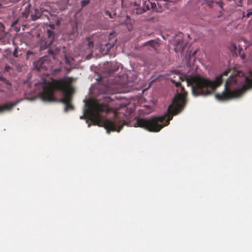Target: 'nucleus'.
<instances>
[{
    "mask_svg": "<svg viewBox=\"0 0 252 252\" xmlns=\"http://www.w3.org/2000/svg\"><path fill=\"white\" fill-rule=\"evenodd\" d=\"M233 48H234V49H236V47L235 46H233Z\"/></svg>",
    "mask_w": 252,
    "mask_h": 252,
    "instance_id": "6ab92c4d",
    "label": "nucleus"
},
{
    "mask_svg": "<svg viewBox=\"0 0 252 252\" xmlns=\"http://www.w3.org/2000/svg\"><path fill=\"white\" fill-rule=\"evenodd\" d=\"M106 45V47L107 48L106 50H104V51H101V49H100L101 50V52H102V53L103 54H107L108 53V51H109V49L110 48V45H109L108 44H107L105 45Z\"/></svg>",
    "mask_w": 252,
    "mask_h": 252,
    "instance_id": "1a4fd4ad",
    "label": "nucleus"
},
{
    "mask_svg": "<svg viewBox=\"0 0 252 252\" xmlns=\"http://www.w3.org/2000/svg\"><path fill=\"white\" fill-rule=\"evenodd\" d=\"M72 80V78H65L60 81L45 82L42 85L43 91L39 94V96L44 101L52 100L53 99L54 91L56 90H61L63 94L62 101L65 105V111L71 109V94L74 92L71 85Z\"/></svg>",
    "mask_w": 252,
    "mask_h": 252,
    "instance_id": "39448f33",
    "label": "nucleus"
},
{
    "mask_svg": "<svg viewBox=\"0 0 252 252\" xmlns=\"http://www.w3.org/2000/svg\"><path fill=\"white\" fill-rule=\"evenodd\" d=\"M175 1H177V0H174Z\"/></svg>",
    "mask_w": 252,
    "mask_h": 252,
    "instance_id": "aec40b11",
    "label": "nucleus"
},
{
    "mask_svg": "<svg viewBox=\"0 0 252 252\" xmlns=\"http://www.w3.org/2000/svg\"><path fill=\"white\" fill-rule=\"evenodd\" d=\"M252 15V12H248L247 14V17H249Z\"/></svg>",
    "mask_w": 252,
    "mask_h": 252,
    "instance_id": "dca6fc26",
    "label": "nucleus"
},
{
    "mask_svg": "<svg viewBox=\"0 0 252 252\" xmlns=\"http://www.w3.org/2000/svg\"><path fill=\"white\" fill-rule=\"evenodd\" d=\"M39 16V14L37 16L34 17L33 15H32V18L33 20H36L37 18H38Z\"/></svg>",
    "mask_w": 252,
    "mask_h": 252,
    "instance_id": "ddd939ff",
    "label": "nucleus"
},
{
    "mask_svg": "<svg viewBox=\"0 0 252 252\" xmlns=\"http://www.w3.org/2000/svg\"><path fill=\"white\" fill-rule=\"evenodd\" d=\"M3 29V25L2 24L0 23V30H2Z\"/></svg>",
    "mask_w": 252,
    "mask_h": 252,
    "instance_id": "f3484780",
    "label": "nucleus"
},
{
    "mask_svg": "<svg viewBox=\"0 0 252 252\" xmlns=\"http://www.w3.org/2000/svg\"><path fill=\"white\" fill-rule=\"evenodd\" d=\"M65 60H66V62H68L70 64V65H73V60L71 59V61H69V60H68L67 59V58L66 57L65 58Z\"/></svg>",
    "mask_w": 252,
    "mask_h": 252,
    "instance_id": "9b49d317",
    "label": "nucleus"
},
{
    "mask_svg": "<svg viewBox=\"0 0 252 252\" xmlns=\"http://www.w3.org/2000/svg\"><path fill=\"white\" fill-rule=\"evenodd\" d=\"M163 1L166 2H174L175 1L174 0H162Z\"/></svg>",
    "mask_w": 252,
    "mask_h": 252,
    "instance_id": "f8f14e48",
    "label": "nucleus"
},
{
    "mask_svg": "<svg viewBox=\"0 0 252 252\" xmlns=\"http://www.w3.org/2000/svg\"><path fill=\"white\" fill-rule=\"evenodd\" d=\"M186 94V92L181 86V93L175 95L172 104L169 106L168 114L150 119H138L133 126L142 127L150 131H159L164 126L168 125L169 121L172 118L173 114H177L183 109L185 104Z\"/></svg>",
    "mask_w": 252,
    "mask_h": 252,
    "instance_id": "f03ea898",
    "label": "nucleus"
},
{
    "mask_svg": "<svg viewBox=\"0 0 252 252\" xmlns=\"http://www.w3.org/2000/svg\"><path fill=\"white\" fill-rule=\"evenodd\" d=\"M229 70L224 71L222 74L217 76L214 79L205 78L196 72L181 74L178 71H172L169 78L177 86L180 85L181 80H185L186 83L191 88L194 96L208 95L213 93L220 86L222 81V76L227 74Z\"/></svg>",
    "mask_w": 252,
    "mask_h": 252,
    "instance_id": "f257e3e1",
    "label": "nucleus"
},
{
    "mask_svg": "<svg viewBox=\"0 0 252 252\" xmlns=\"http://www.w3.org/2000/svg\"><path fill=\"white\" fill-rule=\"evenodd\" d=\"M149 8V6L148 5V4H147L146 5V9L145 8H141L140 7H136V8L135 9V12L137 14H141V13H142L144 12H145L146 11V10H147Z\"/></svg>",
    "mask_w": 252,
    "mask_h": 252,
    "instance_id": "6e6552de",
    "label": "nucleus"
},
{
    "mask_svg": "<svg viewBox=\"0 0 252 252\" xmlns=\"http://www.w3.org/2000/svg\"><path fill=\"white\" fill-rule=\"evenodd\" d=\"M106 14L108 16H109L110 18H111V14L110 13V12L109 11H106Z\"/></svg>",
    "mask_w": 252,
    "mask_h": 252,
    "instance_id": "4468645a",
    "label": "nucleus"
},
{
    "mask_svg": "<svg viewBox=\"0 0 252 252\" xmlns=\"http://www.w3.org/2000/svg\"><path fill=\"white\" fill-rule=\"evenodd\" d=\"M213 2H215L216 4H217L218 5H219L221 8H222L223 3H222V1H221V0H215L214 1H208V2H206V4H208V5H211V4Z\"/></svg>",
    "mask_w": 252,
    "mask_h": 252,
    "instance_id": "0eeeda50",
    "label": "nucleus"
},
{
    "mask_svg": "<svg viewBox=\"0 0 252 252\" xmlns=\"http://www.w3.org/2000/svg\"><path fill=\"white\" fill-rule=\"evenodd\" d=\"M106 14L108 16H109L110 18H111V14L110 13V12L109 11H106Z\"/></svg>",
    "mask_w": 252,
    "mask_h": 252,
    "instance_id": "2eb2a0df",
    "label": "nucleus"
},
{
    "mask_svg": "<svg viewBox=\"0 0 252 252\" xmlns=\"http://www.w3.org/2000/svg\"><path fill=\"white\" fill-rule=\"evenodd\" d=\"M16 103L9 102L5 104L0 105V113L10 110Z\"/></svg>",
    "mask_w": 252,
    "mask_h": 252,
    "instance_id": "423d86ee",
    "label": "nucleus"
},
{
    "mask_svg": "<svg viewBox=\"0 0 252 252\" xmlns=\"http://www.w3.org/2000/svg\"><path fill=\"white\" fill-rule=\"evenodd\" d=\"M107 110L106 105H102L97 100L91 98L86 101L84 115L80 117V119L85 118L89 127L90 126V122L94 125L104 126L108 132L110 130L119 132L124 124L119 122L117 120L112 121L106 119L99 114L100 112Z\"/></svg>",
    "mask_w": 252,
    "mask_h": 252,
    "instance_id": "7ed1b4c3",
    "label": "nucleus"
},
{
    "mask_svg": "<svg viewBox=\"0 0 252 252\" xmlns=\"http://www.w3.org/2000/svg\"><path fill=\"white\" fill-rule=\"evenodd\" d=\"M16 50L14 51V53H13V55L15 57H17V55H16Z\"/></svg>",
    "mask_w": 252,
    "mask_h": 252,
    "instance_id": "a211bd4d",
    "label": "nucleus"
},
{
    "mask_svg": "<svg viewBox=\"0 0 252 252\" xmlns=\"http://www.w3.org/2000/svg\"><path fill=\"white\" fill-rule=\"evenodd\" d=\"M243 76V73L240 72L230 76L226 81L224 91L217 94L216 97L220 100H227L240 97L244 90L252 87V71L241 78Z\"/></svg>",
    "mask_w": 252,
    "mask_h": 252,
    "instance_id": "20e7f679",
    "label": "nucleus"
},
{
    "mask_svg": "<svg viewBox=\"0 0 252 252\" xmlns=\"http://www.w3.org/2000/svg\"><path fill=\"white\" fill-rule=\"evenodd\" d=\"M42 61L41 60H39V61H38L37 63H34V64L35 65L36 63L37 64H42ZM35 67L37 68V69H39L40 68L42 67L43 66L41 65V66H39V67H36L35 65Z\"/></svg>",
    "mask_w": 252,
    "mask_h": 252,
    "instance_id": "9d476101",
    "label": "nucleus"
}]
</instances>
